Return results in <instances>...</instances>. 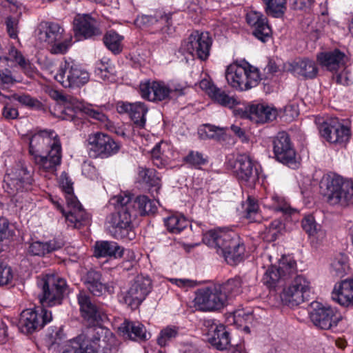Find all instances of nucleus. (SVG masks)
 I'll use <instances>...</instances> for the list:
<instances>
[{
  "label": "nucleus",
  "instance_id": "obj_9",
  "mask_svg": "<svg viewBox=\"0 0 353 353\" xmlns=\"http://www.w3.org/2000/svg\"><path fill=\"white\" fill-rule=\"evenodd\" d=\"M54 79L64 88H80L89 81L90 74L74 61L65 60L60 65Z\"/></svg>",
  "mask_w": 353,
  "mask_h": 353
},
{
  "label": "nucleus",
  "instance_id": "obj_12",
  "mask_svg": "<svg viewBox=\"0 0 353 353\" xmlns=\"http://www.w3.org/2000/svg\"><path fill=\"white\" fill-rule=\"evenodd\" d=\"M152 288V281L148 276L137 275L131 282L129 288L121 292L119 301L132 309H136L145 299Z\"/></svg>",
  "mask_w": 353,
  "mask_h": 353
},
{
  "label": "nucleus",
  "instance_id": "obj_57",
  "mask_svg": "<svg viewBox=\"0 0 353 353\" xmlns=\"http://www.w3.org/2000/svg\"><path fill=\"white\" fill-rule=\"evenodd\" d=\"M6 29L9 37L17 39L18 42V20L13 17H8L6 20Z\"/></svg>",
  "mask_w": 353,
  "mask_h": 353
},
{
  "label": "nucleus",
  "instance_id": "obj_50",
  "mask_svg": "<svg viewBox=\"0 0 353 353\" xmlns=\"http://www.w3.org/2000/svg\"><path fill=\"white\" fill-rule=\"evenodd\" d=\"M302 228L309 236L317 237L320 232L314 218L312 215L306 216L303 219Z\"/></svg>",
  "mask_w": 353,
  "mask_h": 353
},
{
  "label": "nucleus",
  "instance_id": "obj_14",
  "mask_svg": "<svg viewBox=\"0 0 353 353\" xmlns=\"http://www.w3.org/2000/svg\"><path fill=\"white\" fill-rule=\"evenodd\" d=\"M194 304L199 310L216 311L223 308L226 304V296L221 292L217 285L199 289L196 292Z\"/></svg>",
  "mask_w": 353,
  "mask_h": 353
},
{
  "label": "nucleus",
  "instance_id": "obj_23",
  "mask_svg": "<svg viewBox=\"0 0 353 353\" xmlns=\"http://www.w3.org/2000/svg\"><path fill=\"white\" fill-rule=\"evenodd\" d=\"M203 332L208 341L219 350H226L230 345V334L222 324H217L213 321L208 320L204 323Z\"/></svg>",
  "mask_w": 353,
  "mask_h": 353
},
{
  "label": "nucleus",
  "instance_id": "obj_54",
  "mask_svg": "<svg viewBox=\"0 0 353 353\" xmlns=\"http://www.w3.org/2000/svg\"><path fill=\"white\" fill-rule=\"evenodd\" d=\"M71 37H65L63 35V39L59 41L50 43V51L52 54H63L67 52L70 46Z\"/></svg>",
  "mask_w": 353,
  "mask_h": 353
},
{
  "label": "nucleus",
  "instance_id": "obj_25",
  "mask_svg": "<svg viewBox=\"0 0 353 353\" xmlns=\"http://www.w3.org/2000/svg\"><path fill=\"white\" fill-rule=\"evenodd\" d=\"M238 179L245 185L253 188L259 180V173L250 158L245 154L239 155L234 165Z\"/></svg>",
  "mask_w": 353,
  "mask_h": 353
},
{
  "label": "nucleus",
  "instance_id": "obj_7",
  "mask_svg": "<svg viewBox=\"0 0 353 353\" xmlns=\"http://www.w3.org/2000/svg\"><path fill=\"white\" fill-rule=\"evenodd\" d=\"M60 185L65 194V200L70 210L68 212H65L58 201L54 202V205L64 215L68 225L72 228H80L83 225L88 224L90 216L83 209L81 203L74 195L72 183L65 174H62L61 176Z\"/></svg>",
  "mask_w": 353,
  "mask_h": 353
},
{
  "label": "nucleus",
  "instance_id": "obj_63",
  "mask_svg": "<svg viewBox=\"0 0 353 353\" xmlns=\"http://www.w3.org/2000/svg\"><path fill=\"white\" fill-rule=\"evenodd\" d=\"M169 87L172 89V92H174L176 95H183L188 85L185 83L172 82Z\"/></svg>",
  "mask_w": 353,
  "mask_h": 353
},
{
  "label": "nucleus",
  "instance_id": "obj_19",
  "mask_svg": "<svg viewBox=\"0 0 353 353\" xmlns=\"http://www.w3.org/2000/svg\"><path fill=\"white\" fill-rule=\"evenodd\" d=\"M8 186V192L14 194L18 192L29 190L33 181L32 174L23 164H17L8 173L5 179Z\"/></svg>",
  "mask_w": 353,
  "mask_h": 353
},
{
  "label": "nucleus",
  "instance_id": "obj_41",
  "mask_svg": "<svg viewBox=\"0 0 353 353\" xmlns=\"http://www.w3.org/2000/svg\"><path fill=\"white\" fill-rule=\"evenodd\" d=\"M276 110L263 103L252 104L249 107V118L256 123L273 121L276 117Z\"/></svg>",
  "mask_w": 353,
  "mask_h": 353
},
{
  "label": "nucleus",
  "instance_id": "obj_16",
  "mask_svg": "<svg viewBox=\"0 0 353 353\" xmlns=\"http://www.w3.org/2000/svg\"><path fill=\"white\" fill-rule=\"evenodd\" d=\"M309 314L313 324L322 330H329L336 326L341 319V315L336 308L319 302L311 303Z\"/></svg>",
  "mask_w": 353,
  "mask_h": 353
},
{
  "label": "nucleus",
  "instance_id": "obj_64",
  "mask_svg": "<svg viewBox=\"0 0 353 353\" xmlns=\"http://www.w3.org/2000/svg\"><path fill=\"white\" fill-rule=\"evenodd\" d=\"M17 109L9 104H6L3 109V115L6 119H14L18 117Z\"/></svg>",
  "mask_w": 353,
  "mask_h": 353
},
{
  "label": "nucleus",
  "instance_id": "obj_8",
  "mask_svg": "<svg viewBox=\"0 0 353 353\" xmlns=\"http://www.w3.org/2000/svg\"><path fill=\"white\" fill-rule=\"evenodd\" d=\"M225 78L229 85L241 91L256 86L261 80L259 69L245 61L230 64L226 69Z\"/></svg>",
  "mask_w": 353,
  "mask_h": 353
},
{
  "label": "nucleus",
  "instance_id": "obj_22",
  "mask_svg": "<svg viewBox=\"0 0 353 353\" xmlns=\"http://www.w3.org/2000/svg\"><path fill=\"white\" fill-rule=\"evenodd\" d=\"M172 89L161 81H152L145 79L139 84V93L142 98L150 101H162L167 99Z\"/></svg>",
  "mask_w": 353,
  "mask_h": 353
},
{
  "label": "nucleus",
  "instance_id": "obj_18",
  "mask_svg": "<svg viewBox=\"0 0 353 353\" xmlns=\"http://www.w3.org/2000/svg\"><path fill=\"white\" fill-rule=\"evenodd\" d=\"M212 39L208 32H192L182 44V50L193 58L206 60L210 55Z\"/></svg>",
  "mask_w": 353,
  "mask_h": 353
},
{
  "label": "nucleus",
  "instance_id": "obj_34",
  "mask_svg": "<svg viewBox=\"0 0 353 353\" xmlns=\"http://www.w3.org/2000/svg\"><path fill=\"white\" fill-rule=\"evenodd\" d=\"M77 298L84 319L97 322L102 319V312L92 302L90 296L86 292L81 290Z\"/></svg>",
  "mask_w": 353,
  "mask_h": 353
},
{
  "label": "nucleus",
  "instance_id": "obj_27",
  "mask_svg": "<svg viewBox=\"0 0 353 353\" xmlns=\"http://www.w3.org/2000/svg\"><path fill=\"white\" fill-rule=\"evenodd\" d=\"M76 36L90 39L102 34L97 20L88 14H77L73 21Z\"/></svg>",
  "mask_w": 353,
  "mask_h": 353
},
{
  "label": "nucleus",
  "instance_id": "obj_60",
  "mask_svg": "<svg viewBox=\"0 0 353 353\" xmlns=\"http://www.w3.org/2000/svg\"><path fill=\"white\" fill-rule=\"evenodd\" d=\"M12 271L10 267L0 264V286L6 285L12 279Z\"/></svg>",
  "mask_w": 353,
  "mask_h": 353
},
{
  "label": "nucleus",
  "instance_id": "obj_15",
  "mask_svg": "<svg viewBox=\"0 0 353 353\" xmlns=\"http://www.w3.org/2000/svg\"><path fill=\"white\" fill-rule=\"evenodd\" d=\"M319 134L327 142L331 143L347 141L350 137V129L345 126L336 117L316 120Z\"/></svg>",
  "mask_w": 353,
  "mask_h": 353
},
{
  "label": "nucleus",
  "instance_id": "obj_11",
  "mask_svg": "<svg viewBox=\"0 0 353 353\" xmlns=\"http://www.w3.org/2000/svg\"><path fill=\"white\" fill-rule=\"evenodd\" d=\"M88 155L93 159H107L119 152L120 145L107 134L96 132L88 135L85 142Z\"/></svg>",
  "mask_w": 353,
  "mask_h": 353
},
{
  "label": "nucleus",
  "instance_id": "obj_42",
  "mask_svg": "<svg viewBox=\"0 0 353 353\" xmlns=\"http://www.w3.org/2000/svg\"><path fill=\"white\" fill-rule=\"evenodd\" d=\"M124 249L114 241H97L94 246V256L99 257L120 258L123 256Z\"/></svg>",
  "mask_w": 353,
  "mask_h": 353
},
{
  "label": "nucleus",
  "instance_id": "obj_51",
  "mask_svg": "<svg viewBox=\"0 0 353 353\" xmlns=\"http://www.w3.org/2000/svg\"><path fill=\"white\" fill-rule=\"evenodd\" d=\"M95 70L97 74L101 77L103 80L113 81L116 74V70L114 66L107 63L103 64L101 63Z\"/></svg>",
  "mask_w": 353,
  "mask_h": 353
},
{
  "label": "nucleus",
  "instance_id": "obj_5",
  "mask_svg": "<svg viewBox=\"0 0 353 353\" xmlns=\"http://www.w3.org/2000/svg\"><path fill=\"white\" fill-rule=\"evenodd\" d=\"M321 193L331 205H353V181L336 174L325 175L320 182Z\"/></svg>",
  "mask_w": 353,
  "mask_h": 353
},
{
  "label": "nucleus",
  "instance_id": "obj_33",
  "mask_svg": "<svg viewBox=\"0 0 353 353\" xmlns=\"http://www.w3.org/2000/svg\"><path fill=\"white\" fill-rule=\"evenodd\" d=\"M64 30L55 22L42 21L36 30L38 39L48 44L53 43L63 39Z\"/></svg>",
  "mask_w": 353,
  "mask_h": 353
},
{
  "label": "nucleus",
  "instance_id": "obj_26",
  "mask_svg": "<svg viewBox=\"0 0 353 353\" xmlns=\"http://www.w3.org/2000/svg\"><path fill=\"white\" fill-rule=\"evenodd\" d=\"M256 283V277L250 274L243 276H236L228 279L221 285H217L221 288V292L226 296V301L243 292Z\"/></svg>",
  "mask_w": 353,
  "mask_h": 353
},
{
  "label": "nucleus",
  "instance_id": "obj_43",
  "mask_svg": "<svg viewBox=\"0 0 353 353\" xmlns=\"http://www.w3.org/2000/svg\"><path fill=\"white\" fill-rule=\"evenodd\" d=\"M63 245V243L62 241L56 239L46 243L35 241L30 245L28 252L32 255L43 256L61 248Z\"/></svg>",
  "mask_w": 353,
  "mask_h": 353
},
{
  "label": "nucleus",
  "instance_id": "obj_46",
  "mask_svg": "<svg viewBox=\"0 0 353 353\" xmlns=\"http://www.w3.org/2000/svg\"><path fill=\"white\" fill-rule=\"evenodd\" d=\"M265 5L266 13L273 17H283L287 9L286 0H263Z\"/></svg>",
  "mask_w": 353,
  "mask_h": 353
},
{
  "label": "nucleus",
  "instance_id": "obj_13",
  "mask_svg": "<svg viewBox=\"0 0 353 353\" xmlns=\"http://www.w3.org/2000/svg\"><path fill=\"white\" fill-rule=\"evenodd\" d=\"M290 281V285L283 290L282 301L288 306L294 307L309 300L312 289L310 280L300 274Z\"/></svg>",
  "mask_w": 353,
  "mask_h": 353
},
{
  "label": "nucleus",
  "instance_id": "obj_40",
  "mask_svg": "<svg viewBox=\"0 0 353 353\" xmlns=\"http://www.w3.org/2000/svg\"><path fill=\"white\" fill-rule=\"evenodd\" d=\"M261 204L265 209L274 212H282L284 214H291L295 210L292 208L287 201L276 194H270L261 199Z\"/></svg>",
  "mask_w": 353,
  "mask_h": 353
},
{
  "label": "nucleus",
  "instance_id": "obj_30",
  "mask_svg": "<svg viewBox=\"0 0 353 353\" xmlns=\"http://www.w3.org/2000/svg\"><path fill=\"white\" fill-rule=\"evenodd\" d=\"M247 23L254 28L253 34L262 42H265L271 36V28L267 18L257 11H250L246 14Z\"/></svg>",
  "mask_w": 353,
  "mask_h": 353
},
{
  "label": "nucleus",
  "instance_id": "obj_2",
  "mask_svg": "<svg viewBox=\"0 0 353 353\" xmlns=\"http://www.w3.org/2000/svg\"><path fill=\"white\" fill-rule=\"evenodd\" d=\"M29 152L40 171L56 172L61 163L62 148L59 135L52 130H40L29 139Z\"/></svg>",
  "mask_w": 353,
  "mask_h": 353
},
{
  "label": "nucleus",
  "instance_id": "obj_3",
  "mask_svg": "<svg viewBox=\"0 0 353 353\" xmlns=\"http://www.w3.org/2000/svg\"><path fill=\"white\" fill-rule=\"evenodd\" d=\"M203 241L209 247L214 248L216 253L231 265L243 260L245 245L239 236L232 231L212 230L204 234Z\"/></svg>",
  "mask_w": 353,
  "mask_h": 353
},
{
  "label": "nucleus",
  "instance_id": "obj_39",
  "mask_svg": "<svg viewBox=\"0 0 353 353\" xmlns=\"http://www.w3.org/2000/svg\"><path fill=\"white\" fill-rule=\"evenodd\" d=\"M173 157L172 146L166 141L157 143L151 151V159L157 168H162L169 164Z\"/></svg>",
  "mask_w": 353,
  "mask_h": 353
},
{
  "label": "nucleus",
  "instance_id": "obj_36",
  "mask_svg": "<svg viewBox=\"0 0 353 353\" xmlns=\"http://www.w3.org/2000/svg\"><path fill=\"white\" fill-rule=\"evenodd\" d=\"M288 70L295 77L314 79L318 73L315 62L309 59L295 60L290 64Z\"/></svg>",
  "mask_w": 353,
  "mask_h": 353
},
{
  "label": "nucleus",
  "instance_id": "obj_35",
  "mask_svg": "<svg viewBox=\"0 0 353 353\" xmlns=\"http://www.w3.org/2000/svg\"><path fill=\"white\" fill-rule=\"evenodd\" d=\"M128 207L136 218L137 216H145L154 213L157 210L156 202L150 199L147 196L140 195L128 202Z\"/></svg>",
  "mask_w": 353,
  "mask_h": 353
},
{
  "label": "nucleus",
  "instance_id": "obj_52",
  "mask_svg": "<svg viewBox=\"0 0 353 353\" xmlns=\"http://www.w3.org/2000/svg\"><path fill=\"white\" fill-rule=\"evenodd\" d=\"M64 338V334L61 327H53L48 330L46 340L50 346L59 344Z\"/></svg>",
  "mask_w": 353,
  "mask_h": 353
},
{
  "label": "nucleus",
  "instance_id": "obj_38",
  "mask_svg": "<svg viewBox=\"0 0 353 353\" xmlns=\"http://www.w3.org/2000/svg\"><path fill=\"white\" fill-rule=\"evenodd\" d=\"M332 298L343 306L353 305V279H345L338 286L335 285Z\"/></svg>",
  "mask_w": 353,
  "mask_h": 353
},
{
  "label": "nucleus",
  "instance_id": "obj_37",
  "mask_svg": "<svg viewBox=\"0 0 353 353\" xmlns=\"http://www.w3.org/2000/svg\"><path fill=\"white\" fill-rule=\"evenodd\" d=\"M346 56L339 50L321 52L317 56L320 64L327 70L334 72L345 65Z\"/></svg>",
  "mask_w": 353,
  "mask_h": 353
},
{
  "label": "nucleus",
  "instance_id": "obj_49",
  "mask_svg": "<svg viewBox=\"0 0 353 353\" xmlns=\"http://www.w3.org/2000/svg\"><path fill=\"white\" fill-rule=\"evenodd\" d=\"M259 204L254 197L248 196L244 203L245 217L251 222H260L261 216L259 210Z\"/></svg>",
  "mask_w": 353,
  "mask_h": 353
},
{
  "label": "nucleus",
  "instance_id": "obj_4",
  "mask_svg": "<svg viewBox=\"0 0 353 353\" xmlns=\"http://www.w3.org/2000/svg\"><path fill=\"white\" fill-rule=\"evenodd\" d=\"M114 199L116 201L115 210L106 218L107 228L117 239L132 240L135 237L132 225L135 217L126 205L130 201V195H118Z\"/></svg>",
  "mask_w": 353,
  "mask_h": 353
},
{
  "label": "nucleus",
  "instance_id": "obj_58",
  "mask_svg": "<svg viewBox=\"0 0 353 353\" xmlns=\"http://www.w3.org/2000/svg\"><path fill=\"white\" fill-rule=\"evenodd\" d=\"M333 79L336 81V83L347 85L350 83V79L348 76L347 70H346L345 65L343 66L340 70L333 72Z\"/></svg>",
  "mask_w": 353,
  "mask_h": 353
},
{
  "label": "nucleus",
  "instance_id": "obj_6",
  "mask_svg": "<svg viewBox=\"0 0 353 353\" xmlns=\"http://www.w3.org/2000/svg\"><path fill=\"white\" fill-rule=\"evenodd\" d=\"M47 93L50 98L64 105V113L65 116L63 117V119L71 120L75 123L77 119L74 116V110L80 109L85 115L99 121L101 123L103 124L105 128H110L111 127L112 123L107 116L99 108L94 107L91 104L80 105L77 98L70 95H64L58 90L52 88H48Z\"/></svg>",
  "mask_w": 353,
  "mask_h": 353
},
{
  "label": "nucleus",
  "instance_id": "obj_24",
  "mask_svg": "<svg viewBox=\"0 0 353 353\" xmlns=\"http://www.w3.org/2000/svg\"><path fill=\"white\" fill-rule=\"evenodd\" d=\"M9 60L17 63L27 75L31 76L32 74L33 70L30 63L14 47H11L8 57H0V79L3 84H11L14 81L10 70L6 68L1 69L6 62Z\"/></svg>",
  "mask_w": 353,
  "mask_h": 353
},
{
  "label": "nucleus",
  "instance_id": "obj_47",
  "mask_svg": "<svg viewBox=\"0 0 353 353\" xmlns=\"http://www.w3.org/2000/svg\"><path fill=\"white\" fill-rule=\"evenodd\" d=\"M123 39V37L122 36L114 31L110 30L105 34L103 42L108 50L117 54L122 51Z\"/></svg>",
  "mask_w": 353,
  "mask_h": 353
},
{
  "label": "nucleus",
  "instance_id": "obj_61",
  "mask_svg": "<svg viewBox=\"0 0 353 353\" xmlns=\"http://www.w3.org/2000/svg\"><path fill=\"white\" fill-rule=\"evenodd\" d=\"M168 281L181 288H192L196 285V282L188 279L170 278Z\"/></svg>",
  "mask_w": 353,
  "mask_h": 353
},
{
  "label": "nucleus",
  "instance_id": "obj_32",
  "mask_svg": "<svg viewBox=\"0 0 353 353\" xmlns=\"http://www.w3.org/2000/svg\"><path fill=\"white\" fill-rule=\"evenodd\" d=\"M118 330L124 339L134 341H146L151 336L142 323L128 320H125L119 325Z\"/></svg>",
  "mask_w": 353,
  "mask_h": 353
},
{
  "label": "nucleus",
  "instance_id": "obj_21",
  "mask_svg": "<svg viewBox=\"0 0 353 353\" xmlns=\"http://www.w3.org/2000/svg\"><path fill=\"white\" fill-rule=\"evenodd\" d=\"M82 282L87 290L95 296H101L105 293L113 294L115 291V283L113 281L103 282L102 273L94 269L86 272Z\"/></svg>",
  "mask_w": 353,
  "mask_h": 353
},
{
  "label": "nucleus",
  "instance_id": "obj_53",
  "mask_svg": "<svg viewBox=\"0 0 353 353\" xmlns=\"http://www.w3.org/2000/svg\"><path fill=\"white\" fill-rule=\"evenodd\" d=\"M331 268L336 276H343L347 269L345 258L343 256H341L334 259L331 263Z\"/></svg>",
  "mask_w": 353,
  "mask_h": 353
},
{
  "label": "nucleus",
  "instance_id": "obj_55",
  "mask_svg": "<svg viewBox=\"0 0 353 353\" xmlns=\"http://www.w3.org/2000/svg\"><path fill=\"white\" fill-rule=\"evenodd\" d=\"M253 318L252 312L251 310L245 311L244 309H238L233 312L234 323L241 325L245 322L250 321Z\"/></svg>",
  "mask_w": 353,
  "mask_h": 353
},
{
  "label": "nucleus",
  "instance_id": "obj_20",
  "mask_svg": "<svg viewBox=\"0 0 353 353\" xmlns=\"http://www.w3.org/2000/svg\"><path fill=\"white\" fill-rule=\"evenodd\" d=\"M94 331L90 336L79 335L68 341L62 353H96L101 346V334Z\"/></svg>",
  "mask_w": 353,
  "mask_h": 353
},
{
  "label": "nucleus",
  "instance_id": "obj_10",
  "mask_svg": "<svg viewBox=\"0 0 353 353\" xmlns=\"http://www.w3.org/2000/svg\"><path fill=\"white\" fill-rule=\"evenodd\" d=\"M296 261L290 255H283L278 265H272L265 272L263 283L268 288H274L280 281H288L294 279L297 273Z\"/></svg>",
  "mask_w": 353,
  "mask_h": 353
},
{
  "label": "nucleus",
  "instance_id": "obj_56",
  "mask_svg": "<svg viewBox=\"0 0 353 353\" xmlns=\"http://www.w3.org/2000/svg\"><path fill=\"white\" fill-rule=\"evenodd\" d=\"M185 161L194 167L205 164L207 160L204 158L203 155L196 151H190L189 154L185 157Z\"/></svg>",
  "mask_w": 353,
  "mask_h": 353
},
{
  "label": "nucleus",
  "instance_id": "obj_28",
  "mask_svg": "<svg viewBox=\"0 0 353 353\" xmlns=\"http://www.w3.org/2000/svg\"><path fill=\"white\" fill-rule=\"evenodd\" d=\"M199 87L208 94L212 100L221 106L233 108L239 104V101L234 97L228 95L209 79H202L199 82Z\"/></svg>",
  "mask_w": 353,
  "mask_h": 353
},
{
  "label": "nucleus",
  "instance_id": "obj_31",
  "mask_svg": "<svg viewBox=\"0 0 353 353\" xmlns=\"http://www.w3.org/2000/svg\"><path fill=\"white\" fill-rule=\"evenodd\" d=\"M117 109L119 113H127L134 124L143 128L145 124V114L148 112V108L142 102H119L117 105Z\"/></svg>",
  "mask_w": 353,
  "mask_h": 353
},
{
  "label": "nucleus",
  "instance_id": "obj_59",
  "mask_svg": "<svg viewBox=\"0 0 353 353\" xmlns=\"http://www.w3.org/2000/svg\"><path fill=\"white\" fill-rule=\"evenodd\" d=\"M12 98L19 101L22 105L29 107H39L40 105L37 99L31 97L28 94H13Z\"/></svg>",
  "mask_w": 353,
  "mask_h": 353
},
{
  "label": "nucleus",
  "instance_id": "obj_17",
  "mask_svg": "<svg viewBox=\"0 0 353 353\" xmlns=\"http://www.w3.org/2000/svg\"><path fill=\"white\" fill-rule=\"evenodd\" d=\"M135 24L139 27L149 28L152 33L163 35L172 33L171 14L161 10L155 11L152 14L138 16Z\"/></svg>",
  "mask_w": 353,
  "mask_h": 353
},
{
  "label": "nucleus",
  "instance_id": "obj_44",
  "mask_svg": "<svg viewBox=\"0 0 353 353\" xmlns=\"http://www.w3.org/2000/svg\"><path fill=\"white\" fill-rule=\"evenodd\" d=\"M167 230L172 234H179L189 225L187 219L181 214H174L164 219Z\"/></svg>",
  "mask_w": 353,
  "mask_h": 353
},
{
  "label": "nucleus",
  "instance_id": "obj_48",
  "mask_svg": "<svg viewBox=\"0 0 353 353\" xmlns=\"http://www.w3.org/2000/svg\"><path fill=\"white\" fill-rule=\"evenodd\" d=\"M138 175L139 179H141L143 183L147 184L148 186L159 189L160 178L157 175L155 170L140 167L139 168Z\"/></svg>",
  "mask_w": 353,
  "mask_h": 353
},
{
  "label": "nucleus",
  "instance_id": "obj_45",
  "mask_svg": "<svg viewBox=\"0 0 353 353\" xmlns=\"http://www.w3.org/2000/svg\"><path fill=\"white\" fill-rule=\"evenodd\" d=\"M180 334V328L174 325H168L162 329L157 338V343L161 347H165Z\"/></svg>",
  "mask_w": 353,
  "mask_h": 353
},
{
  "label": "nucleus",
  "instance_id": "obj_62",
  "mask_svg": "<svg viewBox=\"0 0 353 353\" xmlns=\"http://www.w3.org/2000/svg\"><path fill=\"white\" fill-rule=\"evenodd\" d=\"M205 137L208 139H217L223 132L221 128L207 124L204 125Z\"/></svg>",
  "mask_w": 353,
  "mask_h": 353
},
{
  "label": "nucleus",
  "instance_id": "obj_1",
  "mask_svg": "<svg viewBox=\"0 0 353 353\" xmlns=\"http://www.w3.org/2000/svg\"><path fill=\"white\" fill-rule=\"evenodd\" d=\"M38 285L42 290L39 296L42 307L38 310L27 309L21 314L19 323L22 331L26 333L41 329L52 321V312L44 307L61 304L67 287L65 281L57 275H46L38 283Z\"/></svg>",
  "mask_w": 353,
  "mask_h": 353
},
{
  "label": "nucleus",
  "instance_id": "obj_29",
  "mask_svg": "<svg viewBox=\"0 0 353 353\" xmlns=\"http://www.w3.org/2000/svg\"><path fill=\"white\" fill-rule=\"evenodd\" d=\"M273 144L274 153L279 161L284 164L294 162L295 152L291 145L290 137L286 132L278 133L274 139Z\"/></svg>",
  "mask_w": 353,
  "mask_h": 353
}]
</instances>
